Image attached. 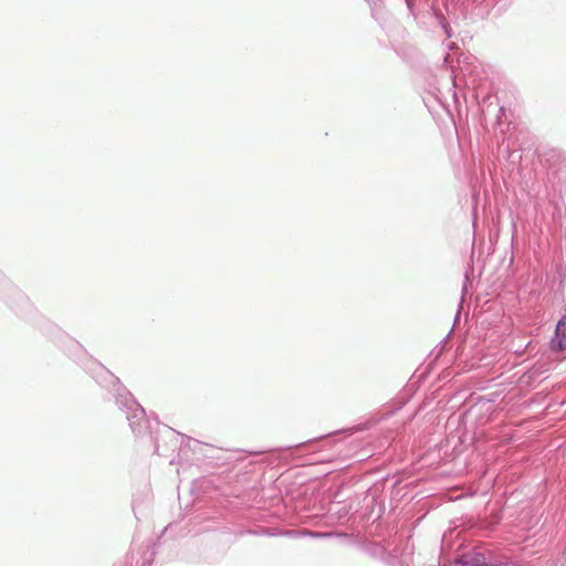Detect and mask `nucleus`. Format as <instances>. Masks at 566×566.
<instances>
[{"label":"nucleus","mask_w":566,"mask_h":566,"mask_svg":"<svg viewBox=\"0 0 566 566\" xmlns=\"http://www.w3.org/2000/svg\"><path fill=\"white\" fill-rule=\"evenodd\" d=\"M552 349L559 352L566 349V315L557 324L555 338L552 340Z\"/></svg>","instance_id":"nucleus-1"}]
</instances>
